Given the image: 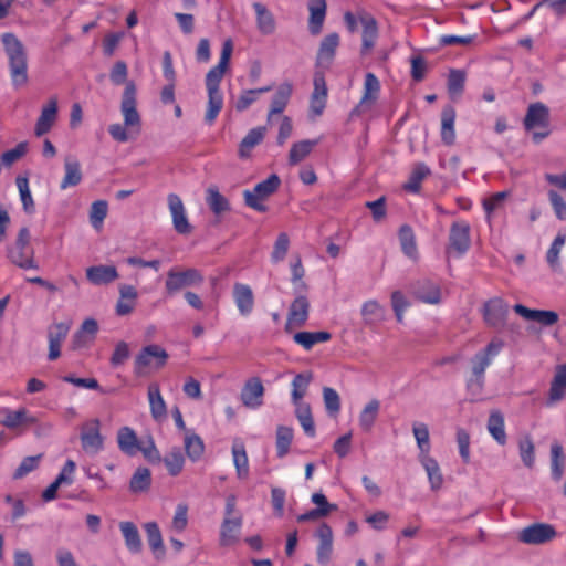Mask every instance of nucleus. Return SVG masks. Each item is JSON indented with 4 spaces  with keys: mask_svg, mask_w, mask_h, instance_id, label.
<instances>
[{
    "mask_svg": "<svg viewBox=\"0 0 566 566\" xmlns=\"http://www.w3.org/2000/svg\"><path fill=\"white\" fill-rule=\"evenodd\" d=\"M486 429L490 436L500 446H505L507 442V434L505 431V421L503 413L494 409L490 412Z\"/></svg>",
    "mask_w": 566,
    "mask_h": 566,
    "instance_id": "cd10ccee",
    "label": "nucleus"
},
{
    "mask_svg": "<svg viewBox=\"0 0 566 566\" xmlns=\"http://www.w3.org/2000/svg\"><path fill=\"white\" fill-rule=\"evenodd\" d=\"M467 74L462 70H451L448 76V92L452 98L459 97L465 83Z\"/></svg>",
    "mask_w": 566,
    "mask_h": 566,
    "instance_id": "e2e57ef3",
    "label": "nucleus"
},
{
    "mask_svg": "<svg viewBox=\"0 0 566 566\" xmlns=\"http://www.w3.org/2000/svg\"><path fill=\"white\" fill-rule=\"evenodd\" d=\"M233 52V43L230 39L222 44L219 62L206 75V87L208 93V106L205 115L207 124L212 125L223 107V95L220 91V83L229 67Z\"/></svg>",
    "mask_w": 566,
    "mask_h": 566,
    "instance_id": "f257e3e1",
    "label": "nucleus"
},
{
    "mask_svg": "<svg viewBox=\"0 0 566 566\" xmlns=\"http://www.w3.org/2000/svg\"><path fill=\"white\" fill-rule=\"evenodd\" d=\"M316 536L318 537L319 541L317 547V560L321 564H327L331 559V555L333 552L332 528L326 523H323L317 528Z\"/></svg>",
    "mask_w": 566,
    "mask_h": 566,
    "instance_id": "393cba45",
    "label": "nucleus"
},
{
    "mask_svg": "<svg viewBox=\"0 0 566 566\" xmlns=\"http://www.w3.org/2000/svg\"><path fill=\"white\" fill-rule=\"evenodd\" d=\"M137 297L138 292L133 285L122 284L119 286V298L116 304V313L120 316L132 313Z\"/></svg>",
    "mask_w": 566,
    "mask_h": 566,
    "instance_id": "f704fd0d",
    "label": "nucleus"
},
{
    "mask_svg": "<svg viewBox=\"0 0 566 566\" xmlns=\"http://www.w3.org/2000/svg\"><path fill=\"white\" fill-rule=\"evenodd\" d=\"M318 144V140H301L294 143L289 153V163L291 165H297L303 159H305L313 150V148Z\"/></svg>",
    "mask_w": 566,
    "mask_h": 566,
    "instance_id": "09e8293b",
    "label": "nucleus"
},
{
    "mask_svg": "<svg viewBox=\"0 0 566 566\" xmlns=\"http://www.w3.org/2000/svg\"><path fill=\"white\" fill-rule=\"evenodd\" d=\"M308 30L312 34L321 33L326 17V0H312L308 4Z\"/></svg>",
    "mask_w": 566,
    "mask_h": 566,
    "instance_id": "72a5a7b5",
    "label": "nucleus"
},
{
    "mask_svg": "<svg viewBox=\"0 0 566 566\" xmlns=\"http://www.w3.org/2000/svg\"><path fill=\"white\" fill-rule=\"evenodd\" d=\"M412 433L419 450L418 457L430 454L431 442L428 426L424 422L416 421L412 423Z\"/></svg>",
    "mask_w": 566,
    "mask_h": 566,
    "instance_id": "58836bf2",
    "label": "nucleus"
},
{
    "mask_svg": "<svg viewBox=\"0 0 566 566\" xmlns=\"http://www.w3.org/2000/svg\"><path fill=\"white\" fill-rule=\"evenodd\" d=\"M566 242V231L558 232L546 252V261L553 271L560 270L559 254Z\"/></svg>",
    "mask_w": 566,
    "mask_h": 566,
    "instance_id": "de8ad7c7",
    "label": "nucleus"
},
{
    "mask_svg": "<svg viewBox=\"0 0 566 566\" xmlns=\"http://www.w3.org/2000/svg\"><path fill=\"white\" fill-rule=\"evenodd\" d=\"M145 532L151 551L159 558L164 555V545L160 530L156 522L145 524Z\"/></svg>",
    "mask_w": 566,
    "mask_h": 566,
    "instance_id": "4d7b16f0",
    "label": "nucleus"
},
{
    "mask_svg": "<svg viewBox=\"0 0 566 566\" xmlns=\"http://www.w3.org/2000/svg\"><path fill=\"white\" fill-rule=\"evenodd\" d=\"M293 93V86L291 83L285 82L279 85L275 91V94L272 97L271 107L269 111L268 120H271V117L275 114H282L286 108L290 98Z\"/></svg>",
    "mask_w": 566,
    "mask_h": 566,
    "instance_id": "2f4dec72",
    "label": "nucleus"
},
{
    "mask_svg": "<svg viewBox=\"0 0 566 566\" xmlns=\"http://www.w3.org/2000/svg\"><path fill=\"white\" fill-rule=\"evenodd\" d=\"M82 449L91 455L99 453L104 449V437L101 433V421L97 418L87 420L80 434Z\"/></svg>",
    "mask_w": 566,
    "mask_h": 566,
    "instance_id": "0eeeda50",
    "label": "nucleus"
},
{
    "mask_svg": "<svg viewBox=\"0 0 566 566\" xmlns=\"http://www.w3.org/2000/svg\"><path fill=\"white\" fill-rule=\"evenodd\" d=\"M471 245L470 226L465 221H457L451 224L449 234V255L462 256L468 252Z\"/></svg>",
    "mask_w": 566,
    "mask_h": 566,
    "instance_id": "6e6552de",
    "label": "nucleus"
},
{
    "mask_svg": "<svg viewBox=\"0 0 566 566\" xmlns=\"http://www.w3.org/2000/svg\"><path fill=\"white\" fill-rule=\"evenodd\" d=\"M98 331L97 322L93 318H87L83 322L81 329L76 333L73 339L74 348H82L91 343Z\"/></svg>",
    "mask_w": 566,
    "mask_h": 566,
    "instance_id": "79ce46f5",
    "label": "nucleus"
},
{
    "mask_svg": "<svg viewBox=\"0 0 566 566\" xmlns=\"http://www.w3.org/2000/svg\"><path fill=\"white\" fill-rule=\"evenodd\" d=\"M455 109L452 106H446L441 113V140L444 145L451 146L455 142Z\"/></svg>",
    "mask_w": 566,
    "mask_h": 566,
    "instance_id": "7c9ffc66",
    "label": "nucleus"
},
{
    "mask_svg": "<svg viewBox=\"0 0 566 566\" xmlns=\"http://www.w3.org/2000/svg\"><path fill=\"white\" fill-rule=\"evenodd\" d=\"M36 419L29 415L25 408L11 410L8 407H0V423L8 429H15L21 424H34Z\"/></svg>",
    "mask_w": 566,
    "mask_h": 566,
    "instance_id": "a211bd4d",
    "label": "nucleus"
},
{
    "mask_svg": "<svg viewBox=\"0 0 566 566\" xmlns=\"http://www.w3.org/2000/svg\"><path fill=\"white\" fill-rule=\"evenodd\" d=\"M399 241L402 252L411 260L418 259L416 237L411 227L405 224L399 230Z\"/></svg>",
    "mask_w": 566,
    "mask_h": 566,
    "instance_id": "49530a36",
    "label": "nucleus"
},
{
    "mask_svg": "<svg viewBox=\"0 0 566 566\" xmlns=\"http://www.w3.org/2000/svg\"><path fill=\"white\" fill-rule=\"evenodd\" d=\"M119 528L125 539V545L133 554L142 551L143 543L137 526L133 522H120Z\"/></svg>",
    "mask_w": 566,
    "mask_h": 566,
    "instance_id": "e433bc0d",
    "label": "nucleus"
},
{
    "mask_svg": "<svg viewBox=\"0 0 566 566\" xmlns=\"http://www.w3.org/2000/svg\"><path fill=\"white\" fill-rule=\"evenodd\" d=\"M280 184L281 180L279 176L272 174L265 180L255 185L252 190H244L243 197L245 205L259 212L266 211V206L263 201L277 190Z\"/></svg>",
    "mask_w": 566,
    "mask_h": 566,
    "instance_id": "423d86ee",
    "label": "nucleus"
},
{
    "mask_svg": "<svg viewBox=\"0 0 566 566\" xmlns=\"http://www.w3.org/2000/svg\"><path fill=\"white\" fill-rule=\"evenodd\" d=\"M243 520L241 515L235 517L224 516L220 527V545L232 546L240 539Z\"/></svg>",
    "mask_w": 566,
    "mask_h": 566,
    "instance_id": "2eb2a0df",
    "label": "nucleus"
},
{
    "mask_svg": "<svg viewBox=\"0 0 566 566\" xmlns=\"http://www.w3.org/2000/svg\"><path fill=\"white\" fill-rule=\"evenodd\" d=\"M415 295L419 301L427 304H439L442 298L440 286L430 280L418 282Z\"/></svg>",
    "mask_w": 566,
    "mask_h": 566,
    "instance_id": "473e14b6",
    "label": "nucleus"
},
{
    "mask_svg": "<svg viewBox=\"0 0 566 566\" xmlns=\"http://www.w3.org/2000/svg\"><path fill=\"white\" fill-rule=\"evenodd\" d=\"M380 409V402L377 399H371L366 406L363 408L359 413L358 422L359 427L364 432L371 431L378 413Z\"/></svg>",
    "mask_w": 566,
    "mask_h": 566,
    "instance_id": "ea45409f",
    "label": "nucleus"
},
{
    "mask_svg": "<svg viewBox=\"0 0 566 566\" xmlns=\"http://www.w3.org/2000/svg\"><path fill=\"white\" fill-rule=\"evenodd\" d=\"M365 324L375 325L385 319V308L377 301L369 300L361 306Z\"/></svg>",
    "mask_w": 566,
    "mask_h": 566,
    "instance_id": "3c124183",
    "label": "nucleus"
},
{
    "mask_svg": "<svg viewBox=\"0 0 566 566\" xmlns=\"http://www.w3.org/2000/svg\"><path fill=\"white\" fill-rule=\"evenodd\" d=\"M233 300L239 313L242 316H248L254 308V295L252 289L243 283H234L233 285Z\"/></svg>",
    "mask_w": 566,
    "mask_h": 566,
    "instance_id": "412c9836",
    "label": "nucleus"
},
{
    "mask_svg": "<svg viewBox=\"0 0 566 566\" xmlns=\"http://www.w3.org/2000/svg\"><path fill=\"white\" fill-rule=\"evenodd\" d=\"M265 134L266 127L264 126H259L249 130L239 145V157L248 158L251 150L264 139Z\"/></svg>",
    "mask_w": 566,
    "mask_h": 566,
    "instance_id": "4c0bfd02",
    "label": "nucleus"
},
{
    "mask_svg": "<svg viewBox=\"0 0 566 566\" xmlns=\"http://www.w3.org/2000/svg\"><path fill=\"white\" fill-rule=\"evenodd\" d=\"M380 91V83L374 73H367L364 82V95L360 104L373 103L377 99Z\"/></svg>",
    "mask_w": 566,
    "mask_h": 566,
    "instance_id": "0e129e2a",
    "label": "nucleus"
},
{
    "mask_svg": "<svg viewBox=\"0 0 566 566\" xmlns=\"http://www.w3.org/2000/svg\"><path fill=\"white\" fill-rule=\"evenodd\" d=\"M151 474L147 468H138L130 479V490L133 492H143L149 489Z\"/></svg>",
    "mask_w": 566,
    "mask_h": 566,
    "instance_id": "774afa93",
    "label": "nucleus"
},
{
    "mask_svg": "<svg viewBox=\"0 0 566 566\" xmlns=\"http://www.w3.org/2000/svg\"><path fill=\"white\" fill-rule=\"evenodd\" d=\"M206 201L214 214L230 210L229 200L220 193L217 187H209L206 191Z\"/></svg>",
    "mask_w": 566,
    "mask_h": 566,
    "instance_id": "603ef678",
    "label": "nucleus"
},
{
    "mask_svg": "<svg viewBox=\"0 0 566 566\" xmlns=\"http://www.w3.org/2000/svg\"><path fill=\"white\" fill-rule=\"evenodd\" d=\"M255 23L258 31L263 35H271L276 30V21L273 13L262 2H253Z\"/></svg>",
    "mask_w": 566,
    "mask_h": 566,
    "instance_id": "5701e85b",
    "label": "nucleus"
},
{
    "mask_svg": "<svg viewBox=\"0 0 566 566\" xmlns=\"http://www.w3.org/2000/svg\"><path fill=\"white\" fill-rule=\"evenodd\" d=\"M339 45V35L337 33L327 34L321 42L316 63L319 67H328L335 56L336 50Z\"/></svg>",
    "mask_w": 566,
    "mask_h": 566,
    "instance_id": "b1692460",
    "label": "nucleus"
},
{
    "mask_svg": "<svg viewBox=\"0 0 566 566\" xmlns=\"http://www.w3.org/2000/svg\"><path fill=\"white\" fill-rule=\"evenodd\" d=\"M430 174V169L427 165L420 163V164H417L409 178H408V181L403 185V189L408 192H412V193H417L419 192L420 188H421V182L422 180L429 176Z\"/></svg>",
    "mask_w": 566,
    "mask_h": 566,
    "instance_id": "864d4df0",
    "label": "nucleus"
},
{
    "mask_svg": "<svg viewBox=\"0 0 566 566\" xmlns=\"http://www.w3.org/2000/svg\"><path fill=\"white\" fill-rule=\"evenodd\" d=\"M503 348L504 340L500 337H493L484 348L471 358L472 375L467 381V388L472 396L476 397L482 392L485 370Z\"/></svg>",
    "mask_w": 566,
    "mask_h": 566,
    "instance_id": "7ed1b4c3",
    "label": "nucleus"
},
{
    "mask_svg": "<svg viewBox=\"0 0 566 566\" xmlns=\"http://www.w3.org/2000/svg\"><path fill=\"white\" fill-rule=\"evenodd\" d=\"M57 118V99L52 97L42 107L41 114L36 120L34 133L36 136H43L49 133Z\"/></svg>",
    "mask_w": 566,
    "mask_h": 566,
    "instance_id": "6ab92c4d",
    "label": "nucleus"
},
{
    "mask_svg": "<svg viewBox=\"0 0 566 566\" xmlns=\"http://www.w3.org/2000/svg\"><path fill=\"white\" fill-rule=\"evenodd\" d=\"M202 282L203 276L196 269H187L179 272L170 270L167 274L165 286L169 294H174L184 287L198 286Z\"/></svg>",
    "mask_w": 566,
    "mask_h": 566,
    "instance_id": "9d476101",
    "label": "nucleus"
},
{
    "mask_svg": "<svg viewBox=\"0 0 566 566\" xmlns=\"http://www.w3.org/2000/svg\"><path fill=\"white\" fill-rule=\"evenodd\" d=\"M264 387L256 377L249 379L242 388L241 401L251 409H256L263 403Z\"/></svg>",
    "mask_w": 566,
    "mask_h": 566,
    "instance_id": "dca6fc26",
    "label": "nucleus"
},
{
    "mask_svg": "<svg viewBox=\"0 0 566 566\" xmlns=\"http://www.w3.org/2000/svg\"><path fill=\"white\" fill-rule=\"evenodd\" d=\"M8 255L10 260L21 269L24 270H38L39 264L35 262L33 258V253L25 254L24 250H20L18 248H12L8 251Z\"/></svg>",
    "mask_w": 566,
    "mask_h": 566,
    "instance_id": "680f3d73",
    "label": "nucleus"
},
{
    "mask_svg": "<svg viewBox=\"0 0 566 566\" xmlns=\"http://www.w3.org/2000/svg\"><path fill=\"white\" fill-rule=\"evenodd\" d=\"M359 22L363 27L361 54H368L376 44L378 38V24L374 17L368 13L359 14Z\"/></svg>",
    "mask_w": 566,
    "mask_h": 566,
    "instance_id": "f3484780",
    "label": "nucleus"
},
{
    "mask_svg": "<svg viewBox=\"0 0 566 566\" xmlns=\"http://www.w3.org/2000/svg\"><path fill=\"white\" fill-rule=\"evenodd\" d=\"M548 125V107L541 102L531 104L524 118V126L527 130L533 132L535 142H541L549 135Z\"/></svg>",
    "mask_w": 566,
    "mask_h": 566,
    "instance_id": "39448f33",
    "label": "nucleus"
},
{
    "mask_svg": "<svg viewBox=\"0 0 566 566\" xmlns=\"http://www.w3.org/2000/svg\"><path fill=\"white\" fill-rule=\"evenodd\" d=\"M332 335L328 332H298L293 336L296 344L302 346L304 349L310 350L314 345L318 343H325L329 340Z\"/></svg>",
    "mask_w": 566,
    "mask_h": 566,
    "instance_id": "c03bdc74",
    "label": "nucleus"
},
{
    "mask_svg": "<svg viewBox=\"0 0 566 566\" xmlns=\"http://www.w3.org/2000/svg\"><path fill=\"white\" fill-rule=\"evenodd\" d=\"M557 535L555 527L547 523H534L522 528L517 539L527 545H542L553 541Z\"/></svg>",
    "mask_w": 566,
    "mask_h": 566,
    "instance_id": "1a4fd4ad",
    "label": "nucleus"
},
{
    "mask_svg": "<svg viewBox=\"0 0 566 566\" xmlns=\"http://www.w3.org/2000/svg\"><path fill=\"white\" fill-rule=\"evenodd\" d=\"M507 191H501L491 195L490 197L483 199L482 206L485 212L486 221L491 224L493 213L503 207L505 199L507 198Z\"/></svg>",
    "mask_w": 566,
    "mask_h": 566,
    "instance_id": "bf43d9fd",
    "label": "nucleus"
},
{
    "mask_svg": "<svg viewBox=\"0 0 566 566\" xmlns=\"http://www.w3.org/2000/svg\"><path fill=\"white\" fill-rule=\"evenodd\" d=\"M418 460L427 473L430 489L432 491H439L444 480L438 461L432 458L431 454L418 457Z\"/></svg>",
    "mask_w": 566,
    "mask_h": 566,
    "instance_id": "a878e982",
    "label": "nucleus"
},
{
    "mask_svg": "<svg viewBox=\"0 0 566 566\" xmlns=\"http://www.w3.org/2000/svg\"><path fill=\"white\" fill-rule=\"evenodd\" d=\"M291 269V281L294 285V291L296 293H301L306 290V284L303 281V277L305 275V270L302 264V260L298 255H296L290 263Z\"/></svg>",
    "mask_w": 566,
    "mask_h": 566,
    "instance_id": "69168bd1",
    "label": "nucleus"
},
{
    "mask_svg": "<svg viewBox=\"0 0 566 566\" xmlns=\"http://www.w3.org/2000/svg\"><path fill=\"white\" fill-rule=\"evenodd\" d=\"M514 311L527 321H533L542 326H552L558 322V314L554 311L531 310L522 304H516Z\"/></svg>",
    "mask_w": 566,
    "mask_h": 566,
    "instance_id": "aec40b11",
    "label": "nucleus"
},
{
    "mask_svg": "<svg viewBox=\"0 0 566 566\" xmlns=\"http://www.w3.org/2000/svg\"><path fill=\"white\" fill-rule=\"evenodd\" d=\"M232 457L237 476L239 479H247L249 475V459L245 447L241 441H234L232 446Z\"/></svg>",
    "mask_w": 566,
    "mask_h": 566,
    "instance_id": "a19ab883",
    "label": "nucleus"
},
{
    "mask_svg": "<svg viewBox=\"0 0 566 566\" xmlns=\"http://www.w3.org/2000/svg\"><path fill=\"white\" fill-rule=\"evenodd\" d=\"M184 447L190 461L197 462L202 458L205 443L198 434L187 431L184 439Z\"/></svg>",
    "mask_w": 566,
    "mask_h": 566,
    "instance_id": "37998d69",
    "label": "nucleus"
},
{
    "mask_svg": "<svg viewBox=\"0 0 566 566\" xmlns=\"http://www.w3.org/2000/svg\"><path fill=\"white\" fill-rule=\"evenodd\" d=\"M168 358L167 352L158 345H148L144 347L135 359L136 371L143 373L146 368H160Z\"/></svg>",
    "mask_w": 566,
    "mask_h": 566,
    "instance_id": "f8f14e48",
    "label": "nucleus"
},
{
    "mask_svg": "<svg viewBox=\"0 0 566 566\" xmlns=\"http://www.w3.org/2000/svg\"><path fill=\"white\" fill-rule=\"evenodd\" d=\"M295 416L305 434L311 438L315 437L316 430L310 406L307 403H300L298 407H295Z\"/></svg>",
    "mask_w": 566,
    "mask_h": 566,
    "instance_id": "6e6d98bb",
    "label": "nucleus"
},
{
    "mask_svg": "<svg viewBox=\"0 0 566 566\" xmlns=\"http://www.w3.org/2000/svg\"><path fill=\"white\" fill-rule=\"evenodd\" d=\"M327 99V87L325 77L322 73L316 72L314 75V90L311 95L310 113L313 117H318L323 114Z\"/></svg>",
    "mask_w": 566,
    "mask_h": 566,
    "instance_id": "4468645a",
    "label": "nucleus"
},
{
    "mask_svg": "<svg viewBox=\"0 0 566 566\" xmlns=\"http://www.w3.org/2000/svg\"><path fill=\"white\" fill-rule=\"evenodd\" d=\"M269 91H271V86L242 91L235 102V109L239 112L248 109L258 99L260 94Z\"/></svg>",
    "mask_w": 566,
    "mask_h": 566,
    "instance_id": "052dcab7",
    "label": "nucleus"
},
{
    "mask_svg": "<svg viewBox=\"0 0 566 566\" xmlns=\"http://www.w3.org/2000/svg\"><path fill=\"white\" fill-rule=\"evenodd\" d=\"M518 453L523 464L533 468L535 463V447L530 434H525L518 440Z\"/></svg>",
    "mask_w": 566,
    "mask_h": 566,
    "instance_id": "13d9d810",
    "label": "nucleus"
},
{
    "mask_svg": "<svg viewBox=\"0 0 566 566\" xmlns=\"http://www.w3.org/2000/svg\"><path fill=\"white\" fill-rule=\"evenodd\" d=\"M164 463L170 475H178L185 465V458L179 448H174L166 457L164 458Z\"/></svg>",
    "mask_w": 566,
    "mask_h": 566,
    "instance_id": "338daca9",
    "label": "nucleus"
},
{
    "mask_svg": "<svg viewBox=\"0 0 566 566\" xmlns=\"http://www.w3.org/2000/svg\"><path fill=\"white\" fill-rule=\"evenodd\" d=\"M563 447L555 442L551 447V474L554 481H560L564 475Z\"/></svg>",
    "mask_w": 566,
    "mask_h": 566,
    "instance_id": "5fc2aeb1",
    "label": "nucleus"
},
{
    "mask_svg": "<svg viewBox=\"0 0 566 566\" xmlns=\"http://www.w3.org/2000/svg\"><path fill=\"white\" fill-rule=\"evenodd\" d=\"M2 43L9 60L12 85L15 88L22 87L28 82V64L24 48L12 33H4L2 35Z\"/></svg>",
    "mask_w": 566,
    "mask_h": 566,
    "instance_id": "20e7f679",
    "label": "nucleus"
},
{
    "mask_svg": "<svg viewBox=\"0 0 566 566\" xmlns=\"http://www.w3.org/2000/svg\"><path fill=\"white\" fill-rule=\"evenodd\" d=\"M167 203L174 230L181 235L190 234L192 232V226L189 222L187 210L181 198L176 193H169L167 196Z\"/></svg>",
    "mask_w": 566,
    "mask_h": 566,
    "instance_id": "9b49d317",
    "label": "nucleus"
},
{
    "mask_svg": "<svg viewBox=\"0 0 566 566\" xmlns=\"http://www.w3.org/2000/svg\"><path fill=\"white\" fill-rule=\"evenodd\" d=\"M148 401L150 415L156 421H163L167 417V406L157 384L148 386Z\"/></svg>",
    "mask_w": 566,
    "mask_h": 566,
    "instance_id": "c756f323",
    "label": "nucleus"
},
{
    "mask_svg": "<svg viewBox=\"0 0 566 566\" xmlns=\"http://www.w3.org/2000/svg\"><path fill=\"white\" fill-rule=\"evenodd\" d=\"M313 379L311 373H302L297 374L292 381V402L295 407H298L302 402V399L306 395L307 388Z\"/></svg>",
    "mask_w": 566,
    "mask_h": 566,
    "instance_id": "a18cd8bd",
    "label": "nucleus"
},
{
    "mask_svg": "<svg viewBox=\"0 0 566 566\" xmlns=\"http://www.w3.org/2000/svg\"><path fill=\"white\" fill-rule=\"evenodd\" d=\"M64 177L61 181L60 188L65 190L70 187H75L82 181L81 164L76 158L66 157L64 160Z\"/></svg>",
    "mask_w": 566,
    "mask_h": 566,
    "instance_id": "c9c22d12",
    "label": "nucleus"
},
{
    "mask_svg": "<svg viewBox=\"0 0 566 566\" xmlns=\"http://www.w3.org/2000/svg\"><path fill=\"white\" fill-rule=\"evenodd\" d=\"M509 312L507 304L500 297H494L484 304L483 316L488 325L502 327Z\"/></svg>",
    "mask_w": 566,
    "mask_h": 566,
    "instance_id": "ddd939ff",
    "label": "nucleus"
},
{
    "mask_svg": "<svg viewBox=\"0 0 566 566\" xmlns=\"http://www.w3.org/2000/svg\"><path fill=\"white\" fill-rule=\"evenodd\" d=\"M310 303L303 295L295 297L287 315L286 327H301L308 318Z\"/></svg>",
    "mask_w": 566,
    "mask_h": 566,
    "instance_id": "4be33fe9",
    "label": "nucleus"
},
{
    "mask_svg": "<svg viewBox=\"0 0 566 566\" xmlns=\"http://www.w3.org/2000/svg\"><path fill=\"white\" fill-rule=\"evenodd\" d=\"M120 113L124 123L111 124L108 133L115 142L126 143L138 137L142 132V116L137 111L136 86L133 82L126 83L120 102Z\"/></svg>",
    "mask_w": 566,
    "mask_h": 566,
    "instance_id": "f03ea898",
    "label": "nucleus"
},
{
    "mask_svg": "<svg viewBox=\"0 0 566 566\" xmlns=\"http://www.w3.org/2000/svg\"><path fill=\"white\" fill-rule=\"evenodd\" d=\"M86 277L94 285L109 284L118 277L114 265H94L86 269Z\"/></svg>",
    "mask_w": 566,
    "mask_h": 566,
    "instance_id": "bb28decb",
    "label": "nucleus"
},
{
    "mask_svg": "<svg viewBox=\"0 0 566 566\" xmlns=\"http://www.w3.org/2000/svg\"><path fill=\"white\" fill-rule=\"evenodd\" d=\"M117 444L119 450L129 457H134L140 451L137 434L129 427H122L117 431Z\"/></svg>",
    "mask_w": 566,
    "mask_h": 566,
    "instance_id": "c85d7f7f",
    "label": "nucleus"
},
{
    "mask_svg": "<svg viewBox=\"0 0 566 566\" xmlns=\"http://www.w3.org/2000/svg\"><path fill=\"white\" fill-rule=\"evenodd\" d=\"M294 432L291 427L279 426L276 429L275 436V448L276 455L279 458H284L289 452L291 444L293 442Z\"/></svg>",
    "mask_w": 566,
    "mask_h": 566,
    "instance_id": "8fccbe9b",
    "label": "nucleus"
}]
</instances>
